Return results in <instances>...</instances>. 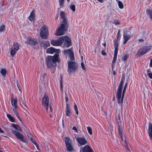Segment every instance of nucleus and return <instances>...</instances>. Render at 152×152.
<instances>
[{
  "mask_svg": "<svg viewBox=\"0 0 152 152\" xmlns=\"http://www.w3.org/2000/svg\"><path fill=\"white\" fill-rule=\"evenodd\" d=\"M59 52V50L55 49L52 47H50L47 49V53L52 54L55 52L57 53L53 56H47L46 59V62L48 67L52 68L54 67L56 65V62H58L60 61L59 55L58 54Z\"/></svg>",
  "mask_w": 152,
  "mask_h": 152,
  "instance_id": "nucleus-1",
  "label": "nucleus"
},
{
  "mask_svg": "<svg viewBox=\"0 0 152 152\" xmlns=\"http://www.w3.org/2000/svg\"><path fill=\"white\" fill-rule=\"evenodd\" d=\"M11 126L13 127L17 131L11 130L12 133L16 137L18 140H21L23 142L26 143L27 142L26 137L23 134L19 132L22 131V129L19 125L14 124H12Z\"/></svg>",
  "mask_w": 152,
  "mask_h": 152,
  "instance_id": "nucleus-2",
  "label": "nucleus"
},
{
  "mask_svg": "<svg viewBox=\"0 0 152 152\" xmlns=\"http://www.w3.org/2000/svg\"><path fill=\"white\" fill-rule=\"evenodd\" d=\"M68 26L67 22L65 20L62 21L61 26L56 30V35L57 36H60L64 35L65 32L67 31Z\"/></svg>",
  "mask_w": 152,
  "mask_h": 152,
  "instance_id": "nucleus-3",
  "label": "nucleus"
},
{
  "mask_svg": "<svg viewBox=\"0 0 152 152\" xmlns=\"http://www.w3.org/2000/svg\"><path fill=\"white\" fill-rule=\"evenodd\" d=\"M77 68V64L75 61H69L68 63L67 72L70 75L72 73L76 72Z\"/></svg>",
  "mask_w": 152,
  "mask_h": 152,
  "instance_id": "nucleus-4",
  "label": "nucleus"
},
{
  "mask_svg": "<svg viewBox=\"0 0 152 152\" xmlns=\"http://www.w3.org/2000/svg\"><path fill=\"white\" fill-rule=\"evenodd\" d=\"M49 32L48 28L45 26H43L41 29L40 35L42 39H47L48 38Z\"/></svg>",
  "mask_w": 152,
  "mask_h": 152,
  "instance_id": "nucleus-5",
  "label": "nucleus"
},
{
  "mask_svg": "<svg viewBox=\"0 0 152 152\" xmlns=\"http://www.w3.org/2000/svg\"><path fill=\"white\" fill-rule=\"evenodd\" d=\"M49 98L48 95L46 93L45 94L42 98V104L43 106V107L46 109L47 112L48 111L49 106Z\"/></svg>",
  "mask_w": 152,
  "mask_h": 152,
  "instance_id": "nucleus-6",
  "label": "nucleus"
},
{
  "mask_svg": "<svg viewBox=\"0 0 152 152\" xmlns=\"http://www.w3.org/2000/svg\"><path fill=\"white\" fill-rule=\"evenodd\" d=\"M64 41V38L63 36L60 37L57 40L52 39L50 41L51 45L54 46H59L62 45Z\"/></svg>",
  "mask_w": 152,
  "mask_h": 152,
  "instance_id": "nucleus-7",
  "label": "nucleus"
},
{
  "mask_svg": "<svg viewBox=\"0 0 152 152\" xmlns=\"http://www.w3.org/2000/svg\"><path fill=\"white\" fill-rule=\"evenodd\" d=\"M150 50L151 48L149 46H146L143 47L138 50L136 54V56H141L145 54Z\"/></svg>",
  "mask_w": 152,
  "mask_h": 152,
  "instance_id": "nucleus-8",
  "label": "nucleus"
},
{
  "mask_svg": "<svg viewBox=\"0 0 152 152\" xmlns=\"http://www.w3.org/2000/svg\"><path fill=\"white\" fill-rule=\"evenodd\" d=\"M19 46L17 42H14L13 46L10 48V54L13 56L19 50Z\"/></svg>",
  "mask_w": 152,
  "mask_h": 152,
  "instance_id": "nucleus-9",
  "label": "nucleus"
},
{
  "mask_svg": "<svg viewBox=\"0 0 152 152\" xmlns=\"http://www.w3.org/2000/svg\"><path fill=\"white\" fill-rule=\"evenodd\" d=\"M127 83H125L124 88V89L123 90L121 98V95L122 91H121V93H120V98L118 97L117 94L116 95V97H117V99L118 103V104H119L120 105H121L123 103L124 96L125 93L126 91V89L127 88Z\"/></svg>",
  "mask_w": 152,
  "mask_h": 152,
  "instance_id": "nucleus-10",
  "label": "nucleus"
},
{
  "mask_svg": "<svg viewBox=\"0 0 152 152\" xmlns=\"http://www.w3.org/2000/svg\"><path fill=\"white\" fill-rule=\"evenodd\" d=\"M25 43L30 45L31 46L34 47L37 44L38 42L36 39L28 38L25 42Z\"/></svg>",
  "mask_w": 152,
  "mask_h": 152,
  "instance_id": "nucleus-11",
  "label": "nucleus"
},
{
  "mask_svg": "<svg viewBox=\"0 0 152 152\" xmlns=\"http://www.w3.org/2000/svg\"><path fill=\"white\" fill-rule=\"evenodd\" d=\"M65 142L66 147L69 151H71L73 149V147L71 144V142L69 137H65Z\"/></svg>",
  "mask_w": 152,
  "mask_h": 152,
  "instance_id": "nucleus-12",
  "label": "nucleus"
},
{
  "mask_svg": "<svg viewBox=\"0 0 152 152\" xmlns=\"http://www.w3.org/2000/svg\"><path fill=\"white\" fill-rule=\"evenodd\" d=\"M64 54H68L69 55V57L70 61H73L75 60V56L74 53L70 49H68L64 50Z\"/></svg>",
  "mask_w": 152,
  "mask_h": 152,
  "instance_id": "nucleus-13",
  "label": "nucleus"
},
{
  "mask_svg": "<svg viewBox=\"0 0 152 152\" xmlns=\"http://www.w3.org/2000/svg\"><path fill=\"white\" fill-rule=\"evenodd\" d=\"M118 131L119 134V135L120 136L122 140L126 144V142L124 137L123 132L122 128L121 125H118Z\"/></svg>",
  "mask_w": 152,
  "mask_h": 152,
  "instance_id": "nucleus-14",
  "label": "nucleus"
},
{
  "mask_svg": "<svg viewBox=\"0 0 152 152\" xmlns=\"http://www.w3.org/2000/svg\"><path fill=\"white\" fill-rule=\"evenodd\" d=\"M124 78H122L120 83L118 86L117 91V96L118 97L120 98V93L122 90V86L124 83Z\"/></svg>",
  "mask_w": 152,
  "mask_h": 152,
  "instance_id": "nucleus-15",
  "label": "nucleus"
},
{
  "mask_svg": "<svg viewBox=\"0 0 152 152\" xmlns=\"http://www.w3.org/2000/svg\"><path fill=\"white\" fill-rule=\"evenodd\" d=\"M64 41H65L64 45L67 48L71 46L72 44L71 39L67 36H64Z\"/></svg>",
  "mask_w": 152,
  "mask_h": 152,
  "instance_id": "nucleus-16",
  "label": "nucleus"
},
{
  "mask_svg": "<svg viewBox=\"0 0 152 152\" xmlns=\"http://www.w3.org/2000/svg\"><path fill=\"white\" fill-rule=\"evenodd\" d=\"M65 112L66 116L70 117L72 114L70 108L68 103H66V104Z\"/></svg>",
  "mask_w": 152,
  "mask_h": 152,
  "instance_id": "nucleus-17",
  "label": "nucleus"
},
{
  "mask_svg": "<svg viewBox=\"0 0 152 152\" xmlns=\"http://www.w3.org/2000/svg\"><path fill=\"white\" fill-rule=\"evenodd\" d=\"M11 103L14 108H18L17 100L14 99L13 95L11 96Z\"/></svg>",
  "mask_w": 152,
  "mask_h": 152,
  "instance_id": "nucleus-18",
  "label": "nucleus"
},
{
  "mask_svg": "<svg viewBox=\"0 0 152 152\" xmlns=\"http://www.w3.org/2000/svg\"><path fill=\"white\" fill-rule=\"evenodd\" d=\"M77 142L81 145H84L86 144V140L82 137H77L76 139Z\"/></svg>",
  "mask_w": 152,
  "mask_h": 152,
  "instance_id": "nucleus-19",
  "label": "nucleus"
},
{
  "mask_svg": "<svg viewBox=\"0 0 152 152\" xmlns=\"http://www.w3.org/2000/svg\"><path fill=\"white\" fill-rule=\"evenodd\" d=\"M131 36L130 35H128L126 33L124 34H123V38L124 41L123 42L124 44H125L127 42L130 38Z\"/></svg>",
  "mask_w": 152,
  "mask_h": 152,
  "instance_id": "nucleus-20",
  "label": "nucleus"
},
{
  "mask_svg": "<svg viewBox=\"0 0 152 152\" xmlns=\"http://www.w3.org/2000/svg\"><path fill=\"white\" fill-rule=\"evenodd\" d=\"M148 132L150 139L152 140V124L150 123H149V127Z\"/></svg>",
  "mask_w": 152,
  "mask_h": 152,
  "instance_id": "nucleus-21",
  "label": "nucleus"
},
{
  "mask_svg": "<svg viewBox=\"0 0 152 152\" xmlns=\"http://www.w3.org/2000/svg\"><path fill=\"white\" fill-rule=\"evenodd\" d=\"M43 45V48L46 49L47 47L50 45V42L48 41H43L41 43V45Z\"/></svg>",
  "mask_w": 152,
  "mask_h": 152,
  "instance_id": "nucleus-22",
  "label": "nucleus"
},
{
  "mask_svg": "<svg viewBox=\"0 0 152 152\" xmlns=\"http://www.w3.org/2000/svg\"><path fill=\"white\" fill-rule=\"evenodd\" d=\"M28 19L31 21L35 20V15L33 10L32 11L31 13L30 16L28 17Z\"/></svg>",
  "mask_w": 152,
  "mask_h": 152,
  "instance_id": "nucleus-23",
  "label": "nucleus"
},
{
  "mask_svg": "<svg viewBox=\"0 0 152 152\" xmlns=\"http://www.w3.org/2000/svg\"><path fill=\"white\" fill-rule=\"evenodd\" d=\"M7 116L10 121L12 122H15V118L12 116L11 115L7 113Z\"/></svg>",
  "mask_w": 152,
  "mask_h": 152,
  "instance_id": "nucleus-24",
  "label": "nucleus"
},
{
  "mask_svg": "<svg viewBox=\"0 0 152 152\" xmlns=\"http://www.w3.org/2000/svg\"><path fill=\"white\" fill-rule=\"evenodd\" d=\"M146 14L150 17L152 21V12L149 9H147L146 10Z\"/></svg>",
  "mask_w": 152,
  "mask_h": 152,
  "instance_id": "nucleus-25",
  "label": "nucleus"
},
{
  "mask_svg": "<svg viewBox=\"0 0 152 152\" xmlns=\"http://www.w3.org/2000/svg\"><path fill=\"white\" fill-rule=\"evenodd\" d=\"M87 142L86 140V152H94L91 147L87 144Z\"/></svg>",
  "mask_w": 152,
  "mask_h": 152,
  "instance_id": "nucleus-26",
  "label": "nucleus"
},
{
  "mask_svg": "<svg viewBox=\"0 0 152 152\" xmlns=\"http://www.w3.org/2000/svg\"><path fill=\"white\" fill-rule=\"evenodd\" d=\"M7 73L6 70L4 69H2L1 70L0 73L3 77H5Z\"/></svg>",
  "mask_w": 152,
  "mask_h": 152,
  "instance_id": "nucleus-27",
  "label": "nucleus"
},
{
  "mask_svg": "<svg viewBox=\"0 0 152 152\" xmlns=\"http://www.w3.org/2000/svg\"><path fill=\"white\" fill-rule=\"evenodd\" d=\"M60 16L61 17V18L63 19L62 21H63L64 20H65L67 22L66 19L65 18V13L64 12L62 11L61 12L60 14Z\"/></svg>",
  "mask_w": 152,
  "mask_h": 152,
  "instance_id": "nucleus-28",
  "label": "nucleus"
},
{
  "mask_svg": "<svg viewBox=\"0 0 152 152\" xmlns=\"http://www.w3.org/2000/svg\"><path fill=\"white\" fill-rule=\"evenodd\" d=\"M118 40H114V47L115 49H118Z\"/></svg>",
  "mask_w": 152,
  "mask_h": 152,
  "instance_id": "nucleus-29",
  "label": "nucleus"
},
{
  "mask_svg": "<svg viewBox=\"0 0 152 152\" xmlns=\"http://www.w3.org/2000/svg\"><path fill=\"white\" fill-rule=\"evenodd\" d=\"M74 109L75 110V113H76V114L77 115V116L78 115L79 113H78V108L77 107V106L76 105V104H75V103H74Z\"/></svg>",
  "mask_w": 152,
  "mask_h": 152,
  "instance_id": "nucleus-30",
  "label": "nucleus"
},
{
  "mask_svg": "<svg viewBox=\"0 0 152 152\" xmlns=\"http://www.w3.org/2000/svg\"><path fill=\"white\" fill-rule=\"evenodd\" d=\"M17 108H13L12 109L13 111L15 114L16 116L17 117L19 115L18 114V111L17 110Z\"/></svg>",
  "mask_w": 152,
  "mask_h": 152,
  "instance_id": "nucleus-31",
  "label": "nucleus"
},
{
  "mask_svg": "<svg viewBox=\"0 0 152 152\" xmlns=\"http://www.w3.org/2000/svg\"><path fill=\"white\" fill-rule=\"evenodd\" d=\"M64 0H59V6L60 7H62L64 6Z\"/></svg>",
  "mask_w": 152,
  "mask_h": 152,
  "instance_id": "nucleus-32",
  "label": "nucleus"
},
{
  "mask_svg": "<svg viewBox=\"0 0 152 152\" xmlns=\"http://www.w3.org/2000/svg\"><path fill=\"white\" fill-rule=\"evenodd\" d=\"M147 75L149 77L150 79H152V72H150L149 70V69H148L147 70Z\"/></svg>",
  "mask_w": 152,
  "mask_h": 152,
  "instance_id": "nucleus-33",
  "label": "nucleus"
},
{
  "mask_svg": "<svg viewBox=\"0 0 152 152\" xmlns=\"http://www.w3.org/2000/svg\"><path fill=\"white\" fill-rule=\"evenodd\" d=\"M118 5L119 8L120 9H122L123 7V5L121 1H119L118 2Z\"/></svg>",
  "mask_w": 152,
  "mask_h": 152,
  "instance_id": "nucleus-34",
  "label": "nucleus"
},
{
  "mask_svg": "<svg viewBox=\"0 0 152 152\" xmlns=\"http://www.w3.org/2000/svg\"><path fill=\"white\" fill-rule=\"evenodd\" d=\"M5 26L4 25H1L0 26V32H3L5 29Z\"/></svg>",
  "mask_w": 152,
  "mask_h": 152,
  "instance_id": "nucleus-35",
  "label": "nucleus"
},
{
  "mask_svg": "<svg viewBox=\"0 0 152 152\" xmlns=\"http://www.w3.org/2000/svg\"><path fill=\"white\" fill-rule=\"evenodd\" d=\"M87 129L89 133L91 135L92 134V130L91 128L89 126L87 127Z\"/></svg>",
  "mask_w": 152,
  "mask_h": 152,
  "instance_id": "nucleus-36",
  "label": "nucleus"
},
{
  "mask_svg": "<svg viewBox=\"0 0 152 152\" xmlns=\"http://www.w3.org/2000/svg\"><path fill=\"white\" fill-rule=\"evenodd\" d=\"M128 56L126 54L124 55L122 58V59L124 61H126L128 58Z\"/></svg>",
  "mask_w": 152,
  "mask_h": 152,
  "instance_id": "nucleus-37",
  "label": "nucleus"
},
{
  "mask_svg": "<svg viewBox=\"0 0 152 152\" xmlns=\"http://www.w3.org/2000/svg\"><path fill=\"white\" fill-rule=\"evenodd\" d=\"M70 9L73 12H75V6L74 5H72L70 7Z\"/></svg>",
  "mask_w": 152,
  "mask_h": 152,
  "instance_id": "nucleus-38",
  "label": "nucleus"
},
{
  "mask_svg": "<svg viewBox=\"0 0 152 152\" xmlns=\"http://www.w3.org/2000/svg\"><path fill=\"white\" fill-rule=\"evenodd\" d=\"M118 49H115L114 57H117Z\"/></svg>",
  "mask_w": 152,
  "mask_h": 152,
  "instance_id": "nucleus-39",
  "label": "nucleus"
},
{
  "mask_svg": "<svg viewBox=\"0 0 152 152\" xmlns=\"http://www.w3.org/2000/svg\"><path fill=\"white\" fill-rule=\"evenodd\" d=\"M114 23L115 25H119L120 23V22L118 20H115L114 21Z\"/></svg>",
  "mask_w": 152,
  "mask_h": 152,
  "instance_id": "nucleus-40",
  "label": "nucleus"
},
{
  "mask_svg": "<svg viewBox=\"0 0 152 152\" xmlns=\"http://www.w3.org/2000/svg\"><path fill=\"white\" fill-rule=\"evenodd\" d=\"M31 140V142L34 144H36V142L35 140L33 138L31 137L30 138Z\"/></svg>",
  "mask_w": 152,
  "mask_h": 152,
  "instance_id": "nucleus-41",
  "label": "nucleus"
},
{
  "mask_svg": "<svg viewBox=\"0 0 152 152\" xmlns=\"http://www.w3.org/2000/svg\"><path fill=\"white\" fill-rule=\"evenodd\" d=\"M17 86L20 91L21 93L22 92V90H21V87H20V85L19 83H17Z\"/></svg>",
  "mask_w": 152,
  "mask_h": 152,
  "instance_id": "nucleus-42",
  "label": "nucleus"
},
{
  "mask_svg": "<svg viewBox=\"0 0 152 152\" xmlns=\"http://www.w3.org/2000/svg\"><path fill=\"white\" fill-rule=\"evenodd\" d=\"M81 65L82 66V68L84 70L85 69V67L84 64L83 62H82L81 63Z\"/></svg>",
  "mask_w": 152,
  "mask_h": 152,
  "instance_id": "nucleus-43",
  "label": "nucleus"
},
{
  "mask_svg": "<svg viewBox=\"0 0 152 152\" xmlns=\"http://www.w3.org/2000/svg\"><path fill=\"white\" fill-rule=\"evenodd\" d=\"M80 152H86V145L82 148V150H80Z\"/></svg>",
  "mask_w": 152,
  "mask_h": 152,
  "instance_id": "nucleus-44",
  "label": "nucleus"
},
{
  "mask_svg": "<svg viewBox=\"0 0 152 152\" xmlns=\"http://www.w3.org/2000/svg\"><path fill=\"white\" fill-rule=\"evenodd\" d=\"M120 31L119 30L118 31V33L117 34V40H118V39L119 37H120L121 36V35L120 34Z\"/></svg>",
  "mask_w": 152,
  "mask_h": 152,
  "instance_id": "nucleus-45",
  "label": "nucleus"
},
{
  "mask_svg": "<svg viewBox=\"0 0 152 152\" xmlns=\"http://www.w3.org/2000/svg\"><path fill=\"white\" fill-rule=\"evenodd\" d=\"M116 59H117V57H114L113 58V60L112 61V62H113V63H115Z\"/></svg>",
  "mask_w": 152,
  "mask_h": 152,
  "instance_id": "nucleus-46",
  "label": "nucleus"
},
{
  "mask_svg": "<svg viewBox=\"0 0 152 152\" xmlns=\"http://www.w3.org/2000/svg\"><path fill=\"white\" fill-rule=\"evenodd\" d=\"M65 100L66 104V103H67V102L68 100V98L66 95L65 96Z\"/></svg>",
  "mask_w": 152,
  "mask_h": 152,
  "instance_id": "nucleus-47",
  "label": "nucleus"
},
{
  "mask_svg": "<svg viewBox=\"0 0 152 152\" xmlns=\"http://www.w3.org/2000/svg\"><path fill=\"white\" fill-rule=\"evenodd\" d=\"M17 118L22 123V124L23 125V122L22 121V120L20 119V116L19 115L17 116Z\"/></svg>",
  "mask_w": 152,
  "mask_h": 152,
  "instance_id": "nucleus-48",
  "label": "nucleus"
},
{
  "mask_svg": "<svg viewBox=\"0 0 152 152\" xmlns=\"http://www.w3.org/2000/svg\"><path fill=\"white\" fill-rule=\"evenodd\" d=\"M72 129L73 130H74L77 132V128L75 126H73L72 128Z\"/></svg>",
  "mask_w": 152,
  "mask_h": 152,
  "instance_id": "nucleus-49",
  "label": "nucleus"
},
{
  "mask_svg": "<svg viewBox=\"0 0 152 152\" xmlns=\"http://www.w3.org/2000/svg\"><path fill=\"white\" fill-rule=\"evenodd\" d=\"M101 53H102V55H103V56H105L106 55V53H105V51L104 50H102V51H101Z\"/></svg>",
  "mask_w": 152,
  "mask_h": 152,
  "instance_id": "nucleus-50",
  "label": "nucleus"
},
{
  "mask_svg": "<svg viewBox=\"0 0 152 152\" xmlns=\"http://www.w3.org/2000/svg\"><path fill=\"white\" fill-rule=\"evenodd\" d=\"M60 87L61 90H62L63 86L62 84V81L61 80L60 82Z\"/></svg>",
  "mask_w": 152,
  "mask_h": 152,
  "instance_id": "nucleus-51",
  "label": "nucleus"
},
{
  "mask_svg": "<svg viewBox=\"0 0 152 152\" xmlns=\"http://www.w3.org/2000/svg\"><path fill=\"white\" fill-rule=\"evenodd\" d=\"M50 110L51 112H53V109L51 105H50Z\"/></svg>",
  "mask_w": 152,
  "mask_h": 152,
  "instance_id": "nucleus-52",
  "label": "nucleus"
},
{
  "mask_svg": "<svg viewBox=\"0 0 152 152\" xmlns=\"http://www.w3.org/2000/svg\"><path fill=\"white\" fill-rule=\"evenodd\" d=\"M114 65H115V63H113V62H112V64H111V68H112V69H113V68H114Z\"/></svg>",
  "mask_w": 152,
  "mask_h": 152,
  "instance_id": "nucleus-53",
  "label": "nucleus"
},
{
  "mask_svg": "<svg viewBox=\"0 0 152 152\" xmlns=\"http://www.w3.org/2000/svg\"><path fill=\"white\" fill-rule=\"evenodd\" d=\"M34 145H36V147L37 150L38 151H39L40 150V149H39V146H38V144L37 143H36V144H34Z\"/></svg>",
  "mask_w": 152,
  "mask_h": 152,
  "instance_id": "nucleus-54",
  "label": "nucleus"
},
{
  "mask_svg": "<svg viewBox=\"0 0 152 152\" xmlns=\"http://www.w3.org/2000/svg\"><path fill=\"white\" fill-rule=\"evenodd\" d=\"M34 145H36V147L37 150L38 151H39L40 150V149H39V146H38V144L37 143H36V144H34Z\"/></svg>",
  "mask_w": 152,
  "mask_h": 152,
  "instance_id": "nucleus-55",
  "label": "nucleus"
},
{
  "mask_svg": "<svg viewBox=\"0 0 152 152\" xmlns=\"http://www.w3.org/2000/svg\"><path fill=\"white\" fill-rule=\"evenodd\" d=\"M58 16H59V14H58H58H56V16L55 17V19L56 20L57 19H58Z\"/></svg>",
  "mask_w": 152,
  "mask_h": 152,
  "instance_id": "nucleus-56",
  "label": "nucleus"
},
{
  "mask_svg": "<svg viewBox=\"0 0 152 152\" xmlns=\"http://www.w3.org/2000/svg\"><path fill=\"white\" fill-rule=\"evenodd\" d=\"M138 41L140 42H143L144 41V39L142 38L139 39Z\"/></svg>",
  "mask_w": 152,
  "mask_h": 152,
  "instance_id": "nucleus-57",
  "label": "nucleus"
},
{
  "mask_svg": "<svg viewBox=\"0 0 152 152\" xmlns=\"http://www.w3.org/2000/svg\"><path fill=\"white\" fill-rule=\"evenodd\" d=\"M150 65L151 67H152V59H151L150 60Z\"/></svg>",
  "mask_w": 152,
  "mask_h": 152,
  "instance_id": "nucleus-58",
  "label": "nucleus"
},
{
  "mask_svg": "<svg viewBox=\"0 0 152 152\" xmlns=\"http://www.w3.org/2000/svg\"><path fill=\"white\" fill-rule=\"evenodd\" d=\"M0 132L1 133H4V131H3L2 129H1V127H0Z\"/></svg>",
  "mask_w": 152,
  "mask_h": 152,
  "instance_id": "nucleus-59",
  "label": "nucleus"
},
{
  "mask_svg": "<svg viewBox=\"0 0 152 152\" xmlns=\"http://www.w3.org/2000/svg\"><path fill=\"white\" fill-rule=\"evenodd\" d=\"M100 3H102L103 2V0H97Z\"/></svg>",
  "mask_w": 152,
  "mask_h": 152,
  "instance_id": "nucleus-60",
  "label": "nucleus"
},
{
  "mask_svg": "<svg viewBox=\"0 0 152 152\" xmlns=\"http://www.w3.org/2000/svg\"><path fill=\"white\" fill-rule=\"evenodd\" d=\"M113 74L114 75H115V70H113Z\"/></svg>",
  "mask_w": 152,
  "mask_h": 152,
  "instance_id": "nucleus-61",
  "label": "nucleus"
},
{
  "mask_svg": "<svg viewBox=\"0 0 152 152\" xmlns=\"http://www.w3.org/2000/svg\"><path fill=\"white\" fill-rule=\"evenodd\" d=\"M125 148H126V149L128 151H129V148L127 146H126Z\"/></svg>",
  "mask_w": 152,
  "mask_h": 152,
  "instance_id": "nucleus-62",
  "label": "nucleus"
},
{
  "mask_svg": "<svg viewBox=\"0 0 152 152\" xmlns=\"http://www.w3.org/2000/svg\"><path fill=\"white\" fill-rule=\"evenodd\" d=\"M62 125L64 126V121L63 119V120H62Z\"/></svg>",
  "mask_w": 152,
  "mask_h": 152,
  "instance_id": "nucleus-63",
  "label": "nucleus"
},
{
  "mask_svg": "<svg viewBox=\"0 0 152 152\" xmlns=\"http://www.w3.org/2000/svg\"><path fill=\"white\" fill-rule=\"evenodd\" d=\"M118 119H120V115L119 114L118 115Z\"/></svg>",
  "mask_w": 152,
  "mask_h": 152,
  "instance_id": "nucleus-64",
  "label": "nucleus"
}]
</instances>
